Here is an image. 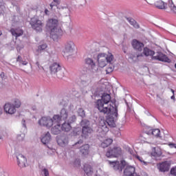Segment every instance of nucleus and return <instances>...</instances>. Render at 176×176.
<instances>
[{"mask_svg": "<svg viewBox=\"0 0 176 176\" xmlns=\"http://www.w3.org/2000/svg\"><path fill=\"white\" fill-rule=\"evenodd\" d=\"M83 144V140H79L76 144H75V145H78V144Z\"/></svg>", "mask_w": 176, "mask_h": 176, "instance_id": "obj_51", "label": "nucleus"}, {"mask_svg": "<svg viewBox=\"0 0 176 176\" xmlns=\"http://www.w3.org/2000/svg\"><path fill=\"white\" fill-rule=\"evenodd\" d=\"M21 106V102H20V100H14V108H20V107Z\"/></svg>", "mask_w": 176, "mask_h": 176, "instance_id": "obj_36", "label": "nucleus"}, {"mask_svg": "<svg viewBox=\"0 0 176 176\" xmlns=\"http://www.w3.org/2000/svg\"><path fill=\"white\" fill-rule=\"evenodd\" d=\"M106 156L107 157H119V156H122V148L115 146L109 149L106 153Z\"/></svg>", "mask_w": 176, "mask_h": 176, "instance_id": "obj_9", "label": "nucleus"}, {"mask_svg": "<svg viewBox=\"0 0 176 176\" xmlns=\"http://www.w3.org/2000/svg\"><path fill=\"white\" fill-rule=\"evenodd\" d=\"M113 142V140H112L111 138H107L105 139L104 140H103L102 142V143L100 144V147L103 148L104 149L105 148H108V146H109L110 145H111V144Z\"/></svg>", "mask_w": 176, "mask_h": 176, "instance_id": "obj_24", "label": "nucleus"}, {"mask_svg": "<svg viewBox=\"0 0 176 176\" xmlns=\"http://www.w3.org/2000/svg\"><path fill=\"white\" fill-rule=\"evenodd\" d=\"M170 91H172V92H173V94H174V93H175V91H174V89H170Z\"/></svg>", "mask_w": 176, "mask_h": 176, "instance_id": "obj_64", "label": "nucleus"}, {"mask_svg": "<svg viewBox=\"0 0 176 176\" xmlns=\"http://www.w3.org/2000/svg\"><path fill=\"white\" fill-rule=\"evenodd\" d=\"M47 47V43L40 45L38 47V52H42L43 50H45V49H46Z\"/></svg>", "mask_w": 176, "mask_h": 176, "instance_id": "obj_34", "label": "nucleus"}, {"mask_svg": "<svg viewBox=\"0 0 176 176\" xmlns=\"http://www.w3.org/2000/svg\"><path fill=\"white\" fill-rule=\"evenodd\" d=\"M36 65H37V67H39V62L38 61L36 62Z\"/></svg>", "mask_w": 176, "mask_h": 176, "instance_id": "obj_63", "label": "nucleus"}, {"mask_svg": "<svg viewBox=\"0 0 176 176\" xmlns=\"http://www.w3.org/2000/svg\"><path fill=\"white\" fill-rule=\"evenodd\" d=\"M80 125L82 127V138H84V140H87V138L90 137L91 133H93V127L91 126L90 120L87 119H82L80 122Z\"/></svg>", "mask_w": 176, "mask_h": 176, "instance_id": "obj_4", "label": "nucleus"}, {"mask_svg": "<svg viewBox=\"0 0 176 176\" xmlns=\"http://www.w3.org/2000/svg\"><path fill=\"white\" fill-rule=\"evenodd\" d=\"M32 110L33 111H36V107L35 106L32 107Z\"/></svg>", "mask_w": 176, "mask_h": 176, "instance_id": "obj_62", "label": "nucleus"}, {"mask_svg": "<svg viewBox=\"0 0 176 176\" xmlns=\"http://www.w3.org/2000/svg\"><path fill=\"white\" fill-rule=\"evenodd\" d=\"M80 152L82 156H87L90 152V145L84 144L80 147Z\"/></svg>", "mask_w": 176, "mask_h": 176, "instance_id": "obj_19", "label": "nucleus"}, {"mask_svg": "<svg viewBox=\"0 0 176 176\" xmlns=\"http://www.w3.org/2000/svg\"><path fill=\"white\" fill-rule=\"evenodd\" d=\"M3 113V109L2 107H0V116Z\"/></svg>", "mask_w": 176, "mask_h": 176, "instance_id": "obj_55", "label": "nucleus"}, {"mask_svg": "<svg viewBox=\"0 0 176 176\" xmlns=\"http://www.w3.org/2000/svg\"><path fill=\"white\" fill-rule=\"evenodd\" d=\"M142 56H144L143 54H138L136 57L137 58H138L139 57H142Z\"/></svg>", "mask_w": 176, "mask_h": 176, "instance_id": "obj_59", "label": "nucleus"}, {"mask_svg": "<svg viewBox=\"0 0 176 176\" xmlns=\"http://www.w3.org/2000/svg\"><path fill=\"white\" fill-rule=\"evenodd\" d=\"M16 61L18 63H21V61H23V58L21 57V56H18V57L16 58Z\"/></svg>", "mask_w": 176, "mask_h": 176, "instance_id": "obj_49", "label": "nucleus"}, {"mask_svg": "<svg viewBox=\"0 0 176 176\" xmlns=\"http://www.w3.org/2000/svg\"><path fill=\"white\" fill-rule=\"evenodd\" d=\"M170 166H171V163L168 161L162 162L159 166L158 168L160 171L162 173H166V171H168L170 170Z\"/></svg>", "mask_w": 176, "mask_h": 176, "instance_id": "obj_14", "label": "nucleus"}, {"mask_svg": "<svg viewBox=\"0 0 176 176\" xmlns=\"http://www.w3.org/2000/svg\"><path fill=\"white\" fill-rule=\"evenodd\" d=\"M23 33L24 32L23 31V30H20L19 32H16V38H19V36H21Z\"/></svg>", "mask_w": 176, "mask_h": 176, "instance_id": "obj_43", "label": "nucleus"}, {"mask_svg": "<svg viewBox=\"0 0 176 176\" xmlns=\"http://www.w3.org/2000/svg\"><path fill=\"white\" fill-rule=\"evenodd\" d=\"M30 25H32V28L36 31V32H42V28H43V23L42 21L33 17L31 19L30 22Z\"/></svg>", "mask_w": 176, "mask_h": 176, "instance_id": "obj_8", "label": "nucleus"}, {"mask_svg": "<svg viewBox=\"0 0 176 176\" xmlns=\"http://www.w3.org/2000/svg\"><path fill=\"white\" fill-rule=\"evenodd\" d=\"M125 19H126L127 21H129L131 25H133L134 28H140V24H138V23L134 19L131 17H125Z\"/></svg>", "mask_w": 176, "mask_h": 176, "instance_id": "obj_25", "label": "nucleus"}, {"mask_svg": "<svg viewBox=\"0 0 176 176\" xmlns=\"http://www.w3.org/2000/svg\"><path fill=\"white\" fill-rule=\"evenodd\" d=\"M132 176H140V175L137 174V173H135V172Z\"/></svg>", "mask_w": 176, "mask_h": 176, "instance_id": "obj_60", "label": "nucleus"}, {"mask_svg": "<svg viewBox=\"0 0 176 176\" xmlns=\"http://www.w3.org/2000/svg\"><path fill=\"white\" fill-rule=\"evenodd\" d=\"M60 68L61 66H60V65H58L57 63H54L50 66V69L52 74H56Z\"/></svg>", "mask_w": 176, "mask_h": 176, "instance_id": "obj_23", "label": "nucleus"}, {"mask_svg": "<svg viewBox=\"0 0 176 176\" xmlns=\"http://www.w3.org/2000/svg\"><path fill=\"white\" fill-rule=\"evenodd\" d=\"M136 159H138V160H139V162L141 163H143L144 166H146V162L144 161L142 157H140L139 155H136Z\"/></svg>", "mask_w": 176, "mask_h": 176, "instance_id": "obj_38", "label": "nucleus"}, {"mask_svg": "<svg viewBox=\"0 0 176 176\" xmlns=\"http://www.w3.org/2000/svg\"><path fill=\"white\" fill-rule=\"evenodd\" d=\"M58 25V21L57 19H51L47 22L46 27L50 30L51 38L54 41H57L58 38L63 36V30L57 28Z\"/></svg>", "mask_w": 176, "mask_h": 176, "instance_id": "obj_2", "label": "nucleus"}, {"mask_svg": "<svg viewBox=\"0 0 176 176\" xmlns=\"http://www.w3.org/2000/svg\"><path fill=\"white\" fill-rule=\"evenodd\" d=\"M21 63H22V65H27V64H28V62H27V60H22Z\"/></svg>", "mask_w": 176, "mask_h": 176, "instance_id": "obj_52", "label": "nucleus"}, {"mask_svg": "<svg viewBox=\"0 0 176 176\" xmlns=\"http://www.w3.org/2000/svg\"><path fill=\"white\" fill-rule=\"evenodd\" d=\"M38 123L40 126L43 127H47V129H50L54 123H56L54 121V118H51L50 117H42L38 121Z\"/></svg>", "mask_w": 176, "mask_h": 176, "instance_id": "obj_6", "label": "nucleus"}, {"mask_svg": "<svg viewBox=\"0 0 176 176\" xmlns=\"http://www.w3.org/2000/svg\"><path fill=\"white\" fill-rule=\"evenodd\" d=\"M94 97H100L96 102V108L100 112L107 115L105 120H102V127L106 129V131L109 130V127H116V120H118V105H116V100H111V95L102 91H96L94 93Z\"/></svg>", "mask_w": 176, "mask_h": 176, "instance_id": "obj_1", "label": "nucleus"}, {"mask_svg": "<svg viewBox=\"0 0 176 176\" xmlns=\"http://www.w3.org/2000/svg\"><path fill=\"white\" fill-rule=\"evenodd\" d=\"M0 9H1V10L5 9V1H3V0H0Z\"/></svg>", "mask_w": 176, "mask_h": 176, "instance_id": "obj_41", "label": "nucleus"}, {"mask_svg": "<svg viewBox=\"0 0 176 176\" xmlns=\"http://www.w3.org/2000/svg\"><path fill=\"white\" fill-rule=\"evenodd\" d=\"M134 57H135V56H134L133 54H131V55L129 56V58H131V60H133V59H134Z\"/></svg>", "mask_w": 176, "mask_h": 176, "instance_id": "obj_56", "label": "nucleus"}, {"mask_svg": "<svg viewBox=\"0 0 176 176\" xmlns=\"http://www.w3.org/2000/svg\"><path fill=\"white\" fill-rule=\"evenodd\" d=\"M57 5H60V3H55V1H52V2L50 4V6L51 9H53V7H54V6H57Z\"/></svg>", "mask_w": 176, "mask_h": 176, "instance_id": "obj_45", "label": "nucleus"}, {"mask_svg": "<svg viewBox=\"0 0 176 176\" xmlns=\"http://www.w3.org/2000/svg\"><path fill=\"white\" fill-rule=\"evenodd\" d=\"M75 167H80V160H76L74 163Z\"/></svg>", "mask_w": 176, "mask_h": 176, "instance_id": "obj_40", "label": "nucleus"}, {"mask_svg": "<svg viewBox=\"0 0 176 176\" xmlns=\"http://www.w3.org/2000/svg\"><path fill=\"white\" fill-rule=\"evenodd\" d=\"M143 54L148 57L151 56L153 60H157L158 61H162V63H168V64L171 63L172 60L162 52H157L155 53V51L150 50L148 47H146L143 50Z\"/></svg>", "mask_w": 176, "mask_h": 176, "instance_id": "obj_3", "label": "nucleus"}, {"mask_svg": "<svg viewBox=\"0 0 176 176\" xmlns=\"http://www.w3.org/2000/svg\"><path fill=\"white\" fill-rule=\"evenodd\" d=\"M135 173V168L132 166H126L124 170L123 176H133Z\"/></svg>", "mask_w": 176, "mask_h": 176, "instance_id": "obj_15", "label": "nucleus"}, {"mask_svg": "<svg viewBox=\"0 0 176 176\" xmlns=\"http://www.w3.org/2000/svg\"><path fill=\"white\" fill-rule=\"evenodd\" d=\"M58 144L60 146H65L68 144V138L67 136H63L60 139H58Z\"/></svg>", "mask_w": 176, "mask_h": 176, "instance_id": "obj_26", "label": "nucleus"}, {"mask_svg": "<svg viewBox=\"0 0 176 176\" xmlns=\"http://www.w3.org/2000/svg\"><path fill=\"white\" fill-rule=\"evenodd\" d=\"M41 174L43 176H49V170L46 168H43L41 169Z\"/></svg>", "mask_w": 176, "mask_h": 176, "instance_id": "obj_35", "label": "nucleus"}, {"mask_svg": "<svg viewBox=\"0 0 176 176\" xmlns=\"http://www.w3.org/2000/svg\"><path fill=\"white\" fill-rule=\"evenodd\" d=\"M16 162L19 167H25V164L27 163V158L23 155V154H19L16 155Z\"/></svg>", "mask_w": 176, "mask_h": 176, "instance_id": "obj_13", "label": "nucleus"}, {"mask_svg": "<svg viewBox=\"0 0 176 176\" xmlns=\"http://www.w3.org/2000/svg\"><path fill=\"white\" fill-rule=\"evenodd\" d=\"M79 134H80L79 129H76L73 131V135H79Z\"/></svg>", "mask_w": 176, "mask_h": 176, "instance_id": "obj_42", "label": "nucleus"}, {"mask_svg": "<svg viewBox=\"0 0 176 176\" xmlns=\"http://www.w3.org/2000/svg\"><path fill=\"white\" fill-rule=\"evenodd\" d=\"M77 113L78 116H80V118H82V119H85V118H86V111H85V110L82 108H79L78 109Z\"/></svg>", "mask_w": 176, "mask_h": 176, "instance_id": "obj_29", "label": "nucleus"}, {"mask_svg": "<svg viewBox=\"0 0 176 176\" xmlns=\"http://www.w3.org/2000/svg\"><path fill=\"white\" fill-rule=\"evenodd\" d=\"M170 173L171 175L176 176V166L173 167V168L170 169Z\"/></svg>", "mask_w": 176, "mask_h": 176, "instance_id": "obj_39", "label": "nucleus"}, {"mask_svg": "<svg viewBox=\"0 0 176 176\" xmlns=\"http://www.w3.org/2000/svg\"><path fill=\"white\" fill-rule=\"evenodd\" d=\"M111 164L115 171H119V173H122L123 168L126 167V161L122 160L121 162H119V161L113 162H111Z\"/></svg>", "mask_w": 176, "mask_h": 176, "instance_id": "obj_10", "label": "nucleus"}, {"mask_svg": "<svg viewBox=\"0 0 176 176\" xmlns=\"http://www.w3.org/2000/svg\"><path fill=\"white\" fill-rule=\"evenodd\" d=\"M124 102H125L126 105L130 104V103L127 102V100L126 99H124Z\"/></svg>", "mask_w": 176, "mask_h": 176, "instance_id": "obj_61", "label": "nucleus"}, {"mask_svg": "<svg viewBox=\"0 0 176 176\" xmlns=\"http://www.w3.org/2000/svg\"><path fill=\"white\" fill-rule=\"evenodd\" d=\"M54 126H53L51 129V133L52 134H54V135H57L61 133V123L60 122H54V124H56Z\"/></svg>", "mask_w": 176, "mask_h": 176, "instance_id": "obj_16", "label": "nucleus"}, {"mask_svg": "<svg viewBox=\"0 0 176 176\" xmlns=\"http://www.w3.org/2000/svg\"><path fill=\"white\" fill-rule=\"evenodd\" d=\"M3 109L6 113H9V115H13L16 113V109L14 108V104L8 102L3 106Z\"/></svg>", "mask_w": 176, "mask_h": 176, "instance_id": "obj_12", "label": "nucleus"}, {"mask_svg": "<svg viewBox=\"0 0 176 176\" xmlns=\"http://www.w3.org/2000/svg\"><path fill=\"white\" fill-rule=\"evenodd\" d=\"M80 79L85 81L89 80V83H91V76H90V74L83 75L80 77Z\"/></svg>", "mask_w": 176, "mask_h": 176, "instance_id": "obj_32", "label": "nucleus"}, {"mask_svg": "<svg viewBox=\"0 0 176 176\" xmlns=\"http://www.w3.org/2000/svg\"><path fill=\"white\" fill-rule=\"evenodd\" d=\"M122 51L124 52V54L127 53V46L123 45L122 46Z\"/></svg>", "mask_w": 176, "mask_h": 176, "instance_id": "obj_50", "label": "nucleus"}, {"mask_svg": "<svg viewBox=\"0 0 176 176\" xmlns=\"http://www.w3.org/2000/svg\"><path fill=\"white\" fill-rule=\"evenodd\" d=\"M10 32H11V34H12V35L13 36H16V34H17V32H16V30H14V28H12V29L10 30Z\"/></svg>", "mask_w": 176, "mask_h": 176, "instance_id": "obj_44", "label": "nucleus"}, {"mask_svg": "<svg viewBox=\"0 0 176 176\" xmlns=\"http://www.w3.org/2000/svg\"><path fill=\"white\" fill-rule=\"evenodd\" d=\"M168 146H170V148H175L176 149V144L175 143H172L170 142L168 143Z\"/></svg>", "mask_w": 176, "mask_h": 176, "instance_id": "obj_46", "label": "nucleus"}, {"mask_svg": "<svg viewBox=\"0 0 176 176\" xmlns=\"http://www.w3.org/2000/svg\"><path fill=\"white\" fill-rule=\"evenodd\" d=\"M53 2H55V3H60V0H53Z\"/></svg>", "mask_w": 176, "mask_h": 176, "instance_id": "obj_58", "label": "nucleus"}, {"mask_svg": "<svg viewBox=\"0 0 176 176\" xmlns=\"http://www.w3.org/2000/svg\"><path fill=\"white\" fill-rule=\"evenodd\" d=\"M64 69H62L61 67L58 70V72L56 73L57 78L58 79H63L64 78Z\"/></svg>", "mask_w": 176, "mask_h": 176, "instance_id": "obj_30", "label": "nucleus"}, {"mask_svg": "<svg viewBox=\"0 0 176 176\" xmlns=\"http://www.w3.org/2000/svg\"><path fill=\"white\" fill-rule=\"evenodd\" d=\"M60 129H62V131L68 133V131H71L72 126H71V124L67 122V121H65L64 123L61 124Z\"/></svg>", "mask_w": 176, "mask_h": 176, "instance_id": "obj_22", "label": "nucleus"}, {"mask_svg": "<svg viewBox=\"0 0 176 176\" xmlns=\"http://www.w3.org/2000/svg\"><path fill=\"white\" fill-rule=\"evenodd\" d=\"M75 122H76V116L75 115L70 116L67 120V122H69L70 124L75 123Z\"/></svg>", "mask_w": 176, "mask_h": 176, "instance_id": "obj_33", "label": "nucleus"}, {"mask_svg": "<svg viewBox=\"0 0 176 176\" xmlns=\"http://www.w3.org/2000/svg\"><path fill=\"white\" fill-rule=\"evenodd\" d=\"M44 12H45V14H47V15L49 14V10H47V8H45Z\"/></svg>", "mask_w": 176, "mask_h": 176, "instance_id": "obj_54", "label": "nucleus"}, {"mask_svg": "<svg viewBox=\"0 0 176 176\" xmlns=\"http://www.w3.org/2000/svg\"><path fill=\"white\" fill-rule=\"evenodd\" d=\"M171 100H173L174 101H175V96H174V94L170 97Z\"/></svg>", "mask_w": 176, "mask_h": 176, "instance_id": "obj_57", "label": "nucleus"}, {"mask_svg": "<svg viewBox=\"0 0 176 176\" xmlns=\"http://www.w3.org/2000/svg\"><path fill=\"white\" fill-rule=\"evenodd\" d=\"M131 46L136 52H141L144 49V43L137 40L133 39L131 41Z\"/></svg>", "mask_w": 176, "mask_h": 176, "instance_id": "obj_11", "label": "nucleus"}, {"mask_svg": "<svg viewBox=\"0 0 176 176\" xmlns=\"http://www.w3.org/2000/svg\"><path fill=\"white\" fill-rule=\"evenodd\" d=\"M97 57H98V66L100 68H104V67H106L108 63H112L114 58L112 54H109V55H108L105 53H99Z\"/></svg>", "mask_w": 176, "mask_h": 176, "instance_id": "obj_5", "label": "nucleus"}, {"mask_svg": "<svg viewBox=\"0 0 176 176\" xmlns=\"http://www.w3.org/2000/svg\"><path fill=\"white\" fill-rule=\"evenodd\" d=\"M83 170L87 176L93 175V167L89 164H85L84 165Z\"/></svg>", "mask_w": 176, "mask_h": 176, "instance_id": "obj_21", "label": "nucleus"}, {"mask_svg": "<svg viewBox=\"0 0 176 176\" xmlns=\"http://www.w3.org/2000/svg\"><path fill=\"white\" fill-rule=\"evenodd\" d=\"M148 133H151L156 138H162V136H160V129H151Z\"/></svg>", "mask_w": 176, "mask_h": 176, "instance_id": "obj_27", "label": "nucleus"}, {"mask_svg": "<svg viewBox=\"0 0 176 176\" xmlns=\"http://www.w3.org/2000/svg\"><path fill=\"white\" fill-rule=\"evenodd\" d=\"M155 6L158 9H166V6H167V3H164V1L162 0H159L155 3Z\"/></svg>", "mask_w": 176, "mask_h": 176, "instance_id": "obj_28", "label": "nucleus"}, {"mask_svg": "<svg viewBox=\"0 0 176 176\" xmlns=\"http://www.w3.org/2000/svg\"><path fill=\"white\" fill-rule=\"evenodd\" d=\"M21 124H22L23 127H24L25 129H27V124H25V120L23 119Z\"/></svg>", "mask_w": 176, "mask_h": 176, "instance_id": "obj_48", "label": "nucleus"}, {"mask_svg": "<svg viewBox=\"0 0 176 176\" xmlns=\"http://www.w3.org/2000/svg\"><path fill=\"white\" fill-rule=\"evenodd\" d=\"M162 148L159 147H154L153 148V152L151 153V156H153V157H155V159H157V157H160L162 156Z\"/></svg>", "mask_w": 176, "mask_h": 176, "instance_id": "obj_20", "label": "nucleus"}, {"mask_svg": "<svg viewBox=\"0 0 176 176\" xmlns=\"http://www.w3.org/2000/svg\"><path fill=\"white\" fill-rule=\"evenodd\" d=\"M0 76L2 79H3V78H5V73L4 72H1L0 74Z\"/></svg>", "mask_w": 176, "mask_h": 176, "instance_id": "obj_53", "label": "nucleus"}, {"mask_svg": "<svg viewBox=\"0 0 176 176\" xmlns=\"http://www.w3.org/2000/svg\"><path fill=\"white\" fill-rule=\"evenodd\" d=\"M90 83V80H87V81L85 80H82L81 79V85H82V86H89V84Z\"/></svg>", "mask_w": 176, "mask_h": 176, "instance_id": "obj_37", "label": "nucleus"}, {"mask_svg": "<svg viewBox=\"0 0 176 176\" xmlns=\"http://www.w3.org/2000/svg\"><path fill=\"white\" fill-rule=\"evenodd\" d=\"M68 110L65 108L61 109L59 114L54 115L53 119L56 123H60L61 120H67L68 119Z\"/></svg>", "mask_w": 176, "mask_h": 176, "instance_id": "obj_7", "label": "nucleus"}, {"mask_svg": "<svg viewBox=\"0 0 176 176\" xmlns=\"http://www.w3.org/2000/svg\"><path fill=\"white\" fill-rule=\"evenodd\" d=\"M42 144L44 145H47L50 141H52V135L50 132H47L45 134L43 135L41 138Z\"/></svg>", "mask_w": 176, "mask_h": 176, "instance_id": "obj_17", "label": "nucleus"}, {"mask_svg": "<svg viewBox=\"0 0 176 176\" xmlns=\"http://www.w3.org/2000/svg\"><path fill=\"white\" fill-rule=\"evenodd\" d=\"M75 49V44L72 41H67L65 44V53H73Z\"/></svg>", "mask_w": 176, "mask_h": 176, "instance_id": "obj_18", "label": "nucleus"}, {"mask_svg": "<svg viewBox=\"0 0 176 176\" xmlns=\"http://www.w3.org/2000/svg\"><path fill=\"white\" fill-rule=\"evenodd\" d=\"M126 107V113L131 112V104L129 103V104H127Z\"/></svg>", "mask_w": 176, "mask_h": 176, "instance_id": "obj_47", "label": "nucleus"}, {"mask_svg": "<svg viewBox=\"0 0 176 176\" xmlns=\"http://www.w3.org/2000/svg\"><path fill=\"white\" fill-rule=\"evenodd\" d=\"M85 63L88 65H90V67H91V68H94V67H96V63H94L93 59H91L90 58H86L85 59Z\"/></svg>", "mask_w": 176, "mask_h": 176, "instance_id": "obj_31", "label": "nucleus"}]
</instances>
